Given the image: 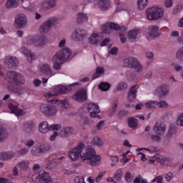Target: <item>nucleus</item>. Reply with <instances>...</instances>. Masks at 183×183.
Segmentation results:
<instances>
[{
  "mask_svg": "<svg viewBox=\"0 0 183 183\" xmlns=\"http://www.w3.org/2000/svg\"><path fill=\"white\" fill-rule=\"evenodd\" d=\"M169 92V90L168 89V86L165 84H162L160 86H158L154 94L157 95V97H159V99H162L163 97H167Z\"/></svg>",
  "mask_w": 183,
  "mask_h": 183,
  "instance_id": "nucleus-14",
  "label": "nucleus"
},
{
  "mask_svg": "<svg viewBox=\"0 0 183 183\" xmlns=\"http://www.w3.org/2000/svg\"><path fill=\"white\" fill-rule=\"evenodd\" d=\"M61 126L59 124H54L49 125V131H58V129H61Z\"/></svg>",
  "mask_w": 183,
  "mask_h": 183,
  "instance_id": "nucleus-54",
  "label": "nucleus"
},
{
  "mask_svg": "<svg viewBox=\"0 0 183 183\" xmlns=\"http://www.w3.org/2000/svg\"><path fill=\"white\" fill-rule=\"evenodd\" d=\"M14 81L18 82L19 84H25V78L22 76V74L17 73V75L14 79Z\"/></svg>",
  "mask_w": 183,
  "mask_h": 183,
  "instance_id": "nucleus-46",
  "label": "nucleus"
},
{
  "mask_svg": "<svg viewBox=\"0 0 183 183\" xmlns=\"http://www.w3.org/2000/svg\"><path fill=\"white\" fill-rule=\"evenodd\" d=\"M176 59L180 62H183V46L176 51Z\"/></svg>",
  "mask_w": 183,
  "mask_h": 183,
  "instance_id": "nucleus-42",
  "label": "nucleus"
},
{
  "mask_svg": "<svg viewBox=\"0 0 183 183\" xmlns=\"http://www.w3.org/2000/svg\"><path fill=\"white\" fill-rule=\"evenodd\" d=\"M40 148L41 149V154H44V152H46V151L51 149V145L49 144H44L40 145Z\"/></svg>",
  "mask_w": 183,
  "mask_h": 183,
  "instance_id": "nucleus-50",
  "label": "nucleus"
},
{
  "mask_svg": "<svg viewBox=\"0 0 183 183\" xmlns=\"http://www.w3.org/2000/svg\"><path fill=\"white\" fill-rule=\"evenodd\" d=\"M177 124L179 127H183V113L180 114L177 119Z\"/></svg>",
  "mask_w": 183,
  "mask_h": 183,
  "instance_id": "nucleus-57",
  "label": "nucleus"
},
{
  "mask_svg": "<svg viewBox=\"0 0 183 183\" xmlns=\"http://www.w3.org/2000/svg\"><path fill=\"white\" fill-rule=\"evenodd\" d=\"M87 34L88 32L86 30L84 29H77L73 32L72 38L74 41H84V39L88 36Z\"/></svg>",
  "mask_w": 183,
  "mask_h": 183,
  "instance_id": "nucleus-8",
  "label": "nucleus"
},
{
  "mask_svg": "<svg viewBox=\"0 0 183 183\" xmlns=\"http://www.w3.org/2000/svg\"><path fill=\"white\" fill-rule=\"evenodd\" d=\"M101 156H97L95 154L92 159H90L88 162L89 165L92 167H99L101 165Z\"/></svg>",
  "mask_w": 183,
  "mask_h": 183,
  "instance_id": "nucleus-23",
  "label": "nucleus"
},
{
  "mask_svg": "<svg viewBox=\"0 0 183 183\" xmlns=\"http://www.w3.org/2000/svg\"><path fill=\"white\" fill-rule=\"evenodd\" d=\"M39 181L42 183H52V180L51 179V177L48 172L44 170H41L39 172Z\"/></svg>",
  "mask_w": 183,
  "mask_h": 183,
  "instance_id": "nucleus-18",
  "label": "nucleus"
},
{
  "mask_svg": "<svg viewBox=\"0 0 183 183\" xmlns=\"http://www.w3.org/2000/svg\"><path fill=\"white\" fill-rule=\"evenodd\" d=\"M146 16L149 21H156L164 16V10L158 7H150L146 10Z\"/></svg>",
  "mask_w": 183,
  "mask_h": 183,
  "instance_id": "nucleus-3",
  "label": "nucleus"
},
{
  "mask_svg": "<svg viewBox=\"0 0 183 183\" xmlns=\"http://www.w3.org/2000/svg\"><path fill=\"white\" fill-rule=\"evenodd\" d=\"M156 107H158V108H168V103L165 101L156 102Z\"/></svg>",
  "mask_w": 183,
  "mask_h": 183,
  "instance_id": "nucleus-52",
  "label": "nucleus"
},
{
  "mask_svg": "<svg viewBox=\"0 0 183 183\" xmlns=\"http://www.w3.org/2000/svg\"><path fill=\"white\" fill-rule=\"evenodd\" d=\"M14 22L16 28H25L28 25V18H26L25 14H20L16 16Z\"/></svg>",
  "mask_w": 183,
  "mask_h": 183,
  "instance_id": "nucleus-9",
  "label": "nucleus"
},
{
  "mask_svg": "<svg viewBox=\"0 0 183 183\" xmlns=\"http://www.w3.org/2000/svg\"><path fill=\"white\" fill-rule=\"evenodd\" d=\"M139 34H141V30H139V29H133L129 31L128 36L130 38V39L135 41V39L138 38V35H139Z\"/></svg>",
  "mask_w": 183,
  "mask_h": 183,
  "instance_id": "nucleus-33",
  "label": "nucleus"
},
{
  "mask_svg": "<svg viewBox=\"0 0 183 183\" xmlns=\"http://www.w3.org/2000/svg\"><path fill=\"white\" fill-rule=\"evenodd\" d=\"M56 5V0H45L40 4L42 11H48L52 8H55Z\"/></svg>",
  "mask_w": 183,
  "mask_h": 183,
  "instance_id": "nucleus-15",
  "label": "nucleus"
},
{
  "mask_svg": "<svg viewBox=\"0 0 183 183\" xmlns=\"http://www.w3.org/2000/svg\"><path fill=\"white\" fill-rule=\"evenodd\" d=\"M151 139L153 142H161V137L158 134H152L151 136Z\"/></svg>",
  "mask_w": 183,
  "mask_h": 183,
  "instance_id": "nucleus-59",
  "label": "nucleus"
},
{
  "mask_svg": "<svg viewBox=\"0 0 183 183\" xmlns=\"http://www.w3.org/2000/svg\"><path fill=\"white\" fill-rule=\"evenodd\" d=\"M172 66H173L174 71H176L177 72H181V71H183L182 66H181L178 64L173 63Z\"/></svg>",
  "mask_w": 183,
  "mask_h": 183,
  "instance_id": "nucleus-62",
  "label": "nucleus"
},
{
  "mask_svg": "<svg viewBox=\"0 0 183 183\" xmlns=\"http://www.w3.org/2000/svg\"><path fill=\"white\" fill-rule=\"evenodd\" d=\"M100 41H102V37L98 35V34L94 33L89 38V42L92 45H97L98 42H99Z\"/></svg>",
  "mask_w": 183,
  "mask_h": 183,
  "instance_id": "nucleus-26",
  "label": "nucleus"
},
{
  "mask_svg": "<svg viewBox=\"0 0 183 183\" xmlns=\"http://www.w3.org/2000/svg\"><path fill=\"white\" fill-rule=\"evenodd\" d=\"M39 130L41 134H46L49 131V124L48 122H43L39 125Z\"/></svg>",
  "mask_w": 183,
  "mask_h": 183,
  "instance_id": "nucleus-30",
  "label": "nucleus"
},
{
  "mask_svg": "<svg viewBox=\"0 0 183 183\" xmlns=\"http://www.w3.org/2000/svg\"><path fill=\"white\" fill-rule=\"evenodd\" d=\"M133 177L132 175H131V172H127L125 174V179L127 181V182H132V179H133Z\"/></svg>",
  "mask_w": 183,
  "mask_h": 183,
  "instance_id": "nucleus-63",
  "label": "nucleus"
},
{
  "mask_svg": "<svg viewBox=\"0 0 183 183\" xmlns=\"http://www.w3.org/2000/svg\"><path fill=\"white\" fill-rule=\"evenodd\" d=\"M95 149H82V152L80 154V158L82 161H89L96 155Z\"/></svg>",
  "mask_w": 183,
  "mask_h": 183,
  "instance_id": "nucleus-7",
  "label": "nucleus"
},
{
  "mask_svg": "<svg viewBox=\"0 0 183 183\" xmlns=\"http://www.w3.org/2000/svg\"><path fill=\"white\" fill-rule=\"evenodd\" d=\"M122 175H123L122 170L119 169L117 171L113 178L114 179V181L116 180L119 182V181H121V179H122Z\"/></svg>",
  "mask_w": 183,
  "mask_h": 183,
  "instance_id": "nucleus-45",
  "label": "nucleus"
},
{
  "mask_svg": "<svg viewBox=\"0 0 183 183\" xmlns=\"http://www.w3.org/2000/svg\"><path fill=\"white\" fill-rule=\"evenodd\" d=\"M148 0H138L137 1V5H138V8L139 9H144L145 8V6H147Z\"/></svg>",
  "mask_w": 183,
  "mask_h": 183,
  "instance_id": "nucleus-47",
  "label": "nucleus"
},
{
  "mask_svg": "<svg viewBox=\"0 0 183 183\" xmlns=\"http://www.w3.org/2000/svg\"><path fill=\"white\" fill-rule=\"evenodd\" d=\"M56 112H57L56 107H55V106H54L52 104H50L46 115L47 117H52V116L56 115Z\"/></svg>",
  "mask_w": 183,
  "mask_h": 183,
  "instance_id": "nucleus-39",
  "label": "nucleus"
},
{
  "mask_svg": "<svg viewBox=\"0 0 183 183\" xmlns=\"http://www.w3.org/2000/svg\"><path fill=\"white\" fill-rule=\"evenodd\" d=\"M8 89L10 92H13L16 95H23V94H25L26 92L25 88L19 85L11 84L8 86Z\"/></svg>",
  "mask_w": 183,
  "mask_h": 183,
  "instance_id": "nucleus-17",
  "label": "nucleus"
},
{
  "mask_svg": "<svg viewBox=\"0 0 183 183\" xmlns=\"http://www.w3.org/2000/svg\"><path fill=\"white\" fill-rule=\"evenodd\" d=\"M105 74V69L102 66H98L96 69V72L93 74L92 79H97V78H99L100 76H102V75H104Z\"/></svg>",
  "mask_w": 183,
  "mask_h": 183,
  "instance_id": "nucleus-31",
  "label": "nucleus"
},
{
  "mask_svg": "<svg viewBox=\"0 0 183 183\" xmlns=\"http://www.w3.org/2000/svg\"><path fill=\"white\" fill-rule=\"evenodd\" d=\"M41 72L44 74V75H49V76H53V75H55V74H54L52 71V69H51V66H49L48 64H45L41 66Z\"/></svg>",
  "mask_w": 183,
  "mask_h": 183,
  "instance_id": "nucleus-25",
  "label": "nucleus"
},
{
  "mask_svg": "<svg viewBox=\"0 0 183 183\" xmlns=\"http://www.w3.org/2000/svg\"><path fill=\"white\" fill-rule=\"evenodd\" d=\"M102 29L103 31V34H111V31H112V29L114 31H119V29H121V26L114 22H109L102 25Z\"/></svg>",
  "mask_w": 183,
  "mask_h": 183,
  "instance_id": "nucleus-10",
  "label": "nucleus"
},
{
  "mask_svg": "<svg viewBox=\"0 0 183 183\" xmlns=\"http://www.w3.org/2000/svg\"><path fill=\"white\" fill-rule=\"evenodd\" d=\"M146 108H157V102H148L145 103Z\"/></svg>",
  "mask_w": 183,
  "mask_h": 183,
  "instance_id": "nucleus-55",
  "label": "nucleus"
},
{
  "mask_svg": "<svg viewBox=\"0 0 183 183\" xmlns=\"http://www.w3.org/2000/svg\"><path fill=\"white\" fill-rule=\"evenodd\" d=\"M73 132H74V127H66L61 129V130L59 133V135L61 138H68V137H70L72 135Z\"/></svg>",
  "mask_w": 183,
  "mask_h": 183,
  "instance_id": "nucleus-20",
  "label": "nucleus"
},
{
  "mask_svg": "<svg viewBox=\"0 0 183 183\" xmlns=\"http://www.w3.org/2000/svg\"><path fill=\"white\" fill-rule=\"evenodd\" d=\"M127 86L125 82L121 81L119 84H117V89L118 91H122L124 89H127Z\"/></svg>",
  "mask_w": 183,
  "mask_h": 183,
  "instance_id": "nucleus-53",
  "label": "nucleus"
},
{
  "mask_svg": "<svg viewBox=\"0 0 183 183\" xmlns=\"http://www.w3.org/2000/svg\"><path fill=\"white\" fill-rule=\"evenodd\" d=\"M137 86L134 85L131 87L128 94L127 99L132 102L137 98Z\"/></svg>",
  "mask_w": 183,
  "mask_h": 183,
  "instance_id": "nucleus-28",
  "label": "nucleus"
},
{
  "mask_svg": "<svg viewBox=\"0 0 183 183\" xmlns=\"http://www.w3.org/2000/svg\"><path fill=\"white\" fill-rule=\"evenodd\" d=\"M111 88V84L107 82H102L99 84V89L101 91H109Z\"/></svg>",
  "mask_w": 183,
  "mask_h": 183,
  "instance_id": "nucleus-43",
  "label": "nucleus"
},
{
  "mask_svg": "<svg viewBox=\"0 0 183 183\" xmlns=\"http://www.w3.org/2000/svg\"><path fill=\"white\" fill-rule=\"evenodd\" d=\"M17 168H20L23 172H26V171H28V168H29V162H19L17 164Z\"/></svg>",
  "mask_w": 183,
  "mask_h": 183,
  "instance_id": "nucleus-35",
  "label": "nucleus"
},
{
  "mask_svg": "<svg viewBox=\"0 0 183 183\" xmlns=\"http://www.w3.org/2000/svg\"><path fill=\"white\" fill-rule=\"evenodd\" d=\"M84 147L85 144L84 143L79 144L76 147L69 152V158H70L71 161H76V159L81 157V152H82V149H84Z\"/></svg>",
  "mask_w": 183,
  "mask_h": 183,
  "instance_id": "nucleus-5",
  "label": "nucleus"
},
{
  "mask_svg": "<svg viewBox=\"0 0 183 183\" xmlns=\"http://www.w3.org/2000/svg\"><path fill=\"white\" fill-rule=\"evenodd\" d=\"M16 75H18V72L16 71H10L7 72V77L9 78V79H12L13 81H15Z\"/></svg>",
  "mask_w": 183,
  "mask_h": 183,
  "instance_id": "nucleus-49",
  "label": "nucleus"
},
{
  "mask_svg": "<svg viewBox=\"0 0 183 183\" xmlns=\"http://www.w3.org/2000/svg\"><path fill=\"white\" fill-rule=\"evenodd\" d=\"M29 152V149L23 148L19 149L17 152L19 155H25L26 154H28Z\"/></svg>",
  "mask_w": 183,
  "mask_h": 183,
  "instance_id": "nucleus-64",
  "label": "nucleus"
},
{
  "mask_svg": "<svg viewBox=\"0 0 183 183\" xmlns=\"http://www.w3.org/2000/svg\"><path fill=\"white\" fill-rule=\"evenodd\" d=\"M60 107L61 109H68L69 108V103L67 99L60 100Z\"/></svg>",
  "mask_w": 183,
  "mask_h": 183,
  "instance_id": "nucleus-48",
  "label": "nucleus"
},
{
  "mask_svg": "<svg viewBox=\"0 0 183 183\" xmlns=\"http://www.w3.org/2000/svg\"><path fill=\"white\" fill-rule=\"evenodd\" d=\"M152 182H157V183H163L164 182V177L161 175L156 177Z\"/></svg>",
  "mask_w": 183,
  "mask_h": 183,
  "instance_id": "nucleus-60",
  "label": "nucleus"
},
{
  "mask_svg": "<svg viewBox=\"0 0 183 183\" xmlns=\"http://www.w3.org/2000/svg\"><path fill=\"white\" fill-rule=\"evenodd\" d=\"M182 11V5H177L173 9L172 14L174 15H177V14H179V12H181Z\"/></svg>",
  "mask_w": 183,
  "mask_h": 183,
  "instance_id": "nucleus-56",
  "label": "nucleus"
},
{
  "mask_svg": "<svg viewBox=\"0 0 183 183\" xmlns=\"http://www.w3.org/2000/svg\"><path fill=\"white\" fill-rule=\"evenodd\" d=\"M20 51L26 56L27 61L30 64L35 59V54L31 50L26 49V47H21Z\"/></svg>",
  "mask_w": 183,
  "mask_h": 183,
  "instance_id": "nucleus-19",
  "label": "nucleus"
},
{
  "mask_svg": "<svg viewBox=\"0 0 183 183\" xmlns=\"http://www.w3.org/2000/svg\"><path fill=\"white\" fill-rule=\"evenodd\" d=\"M148 35L150 38L159 36V27L158 26L152 25L148 28Z\"/></svg>",
  "mask_w": 183,
  "mask_h": 183,
  "instance_id": "nucleus-22",
  "label": "nucleus"
},
{
  "mask_svg": "<svg viewBox=\"0 0 183 183\" xmlns=\"http://www.w3.org/2000/svg\"><path fill=\"white\" fill-rule=\"evenodd\" d=\"M5 64L9 69H14L18 66V59L14 56H8L6 57Z\"/></svg>",
  "mask_w": 183,
  "mask_h": 183,
  "instance_id": "nucleus-16",
  "label": "nucleus"
},
{
  "mask_svg": "<svg viewBox=\"0 0 183 183\" xmlns=\"http://www.w3.org/2000/svg\"><path fill=\"white\" fill-rule=\"evenodd\" d=\"M51 104H41L40 105V111L42 112V114H44V115H46L48 113V110L49 109V107Z\"/></svg>",
  "mask_w": 183,
  "mask_h": 183,
  "instance_id": "nucleus-44",
  "label": "nucleus"
},
{
  "mask_svg": "<svg viewBox=\"0 0 183 183\" xmlns=\"http://www.w3.org/2000/svg\"><path fill=\"white\" fill-rule=\"evenodd\" d=\"M128 125L129 128H132V129H137L138 128V119L130 117L128 119Z\"/></svg>",
  "mask_w": 183,
  "mask_h": 183,
  "instance_id": "nucleus-34",
  "label": "nucleus"
},
{
  "mask_svg": "<svg viewBox=\"0 0 183 183\" xmlns=\"http://www.w3.org/2000/svg\"><path fill=\"white\" fill-rule=\"evenodd\" d=\"M9 109H11L13 114H15L16 117H19V115L22 114V109H18V107L16 105H14V104L10 103L9 104Z\"/></svg>",
  "mask_w": 183,
  "mask_h": 183,
  "instance_id": "nucleus-32",
  "label": "nucleus"
},
{
  "mask_svg": "<svg viewBox=\"0 0 183 183\" xmlns=\"http://www.w3.org/2000/svg\"><path fill=\"white\" fill-rule=\"evenodd\" d=\"M72 51L68 48L61 49L53 56L51 61L53 63V68L56 71H61L62 64L65 61H68L69 58H71Z\"/></svg>",
  "mask_w": 183,
  "mask_h": 183,
  "instance_id": "nucleus-1",
  "label": "nucleus"
},
{
  "mask_svg": "<svg viewBox=\"0 0 183 183\" xmlns=\"http://www.w3.org/2000/svg\"><path fill=\"white\" fill-rule=\"evenodd\" d=\"M56 167V162H49L46 166L47 169H54Z\"/></svg>",
  "mask_w": 183,
  "mask_h": 183,
  "instance_id": "nucleus-61",
  "label": "nucleus"
},
{
  "mask_svg": "<svg viewBox=\"0 0 183 183\" xmlns=\"http://www.w3.org/2000/svg\"><path fill=\"white\" fill-rule=\"evenodd\" d=\"M76 22L81 24L88 22V16L85 13H78L76 14Z\"/></svg>",
  "mask_w": 183,
  "mask_h": 183,
  "instance_id": "nucleus-29",
  "label": "nucleus"
},
{
  "mask_svg": "<svg viewBox=\"0 0 183 183\" xmlns=\"http://www.w3.org/2000/svg\"><path fill=\"white\" fill-rule=\"evenodd\" d=\"M92 144L93 145H96L97 147H102L104 142L99 138V137H95L92 140Z\"/></svg>",
  "mask_w": 183,
  "mask_h": 183,
  "instance_id": "nucleus-41",
  "label": "nucleus"
},
{
  "mask_svg": "<svg viewBox=\"0 0 183 183\" xmlns=\"http://www.w3.org/2000/svg\"><path fill=\"white\" fill-rule=\"evenodd\" d=\"M177 132V129L175 128L174 125H170L168 133H167V137H172L174 134Z\"/></svg>",
  "mask_w": 183,
  "mask_h": 183,
  "instance_id": "nucleus-51",
  "label": "nucleus"
},
{
  "mask_svg": "<svg viewBox=\"0 0 183 183\" xmlns=\"http://www.w3.org/2000/svg\"><path fill=\"white\" fill-rule=\"evenodd\" d=\"M21 0H8L6 3V8H16L19 5Z\"/></svg>",
  "mask_w": 183,
  "mask_h": 183,
  "instance_id": "nucleus-37",
  "label": "nucleus"
},
{
  "mask_svg": "<svg viewBox=\"0 0 183 183\" xmlns=\"http://www.w3.org/2000/svg\"><path fill=\"white\" fill-rule=\"evenodd\" d=\"M14 157H15V152H0V159H1V161L12 159Z\"/></svg>",
  "mask_w": 183,
  "mask_h": 183,
  "instance_id": "nucleus-27",
  "label": "nucleus"
},
{
  "mask_svg": "<svg viewBox=\"0 0 183 183\" xmlns=\"http://www.w3.org/2000/svg\"><path fill=\"white\" fill-rule=\"evenodd\" d=\"M55 24V19H49L40 26V32L41 34H48L51 31L52 26Z\"/></svg>",
  "mask_w": 183,
  "mask_h": 183,
  "instance_id": "nucleus-11",
  "label": "nucleus"
},
{
  "mask_svg": "<svg viewBox=\"0 0 183 183\" xmlns=\"http://www.w3.org/2000/svg\"><path fill=\"white\" fill-rule=\"evenodd\" d=\"M88 112L90 114V117L92 118H99V119H101V116L98 115L99 114V107H98L97 104H95L94 103H89L88 104Z\"/></svg>",
  "mask_w": 183,
  "mask_h": 183,
  "instance_id": "nucleus-13",
  "label": "nucleus"
},
{
  "mask_svg": "<svg viewBox=\"0 0 183 183\" xmlns=\"http://www.w3.org/2000/svg\"><path fill=\"white\" fill-rule=\"evenodd\" d=\"M31 152L32 154V155H34V157H39V155H41V154H42V151L41 149V146H34L31 148Z\"/></svg>",
  "mask_w": 183,
  "mask_h": 183,
  "instance_id": "nucleus-38",
  "label": "nucleus"
},
{
  "mask_svg": "<svg viewBox=\"0 0 183 183\" xmlns=\"http://www.w3.org/2000/svg\"><path fill=\"white\" fill-rule=\"evenodd\" d=\"M88 98L86 94V89H80L73 96V99L76 101V102H85Z\"/></svg>",
  "mask_w": 183,
  "mask_h": 183,
  "instance_id": "nucleus-12",
  "label": "nucleus"
},
{
  "mask_svg": "<svg viewBox=\"0 0 183 183\" xmlns=\"http://www.w3.org/2000/svg\"><path fill=\"white\" fill-rule=\"evenodd\" d=\"M123 65L125 68H133L134 69H137V72H141V71H142V64H141L138 59L134 56L124 59Z\"/></svg>",
  "mask_w": 183,
  "mask_h": 183,
  "instance_id": "nucleus-4",
  "label": "nucleus"
},
{
  "mask_svg": "<svg viewBox=\"0 0 183 183\" xmlns=\"http://www.w3.org/2000/svg\"><path fill=\"white\" fill-rule=\"evenodd\" d=\"M128 114L129 112L127 110H120L117 112V117H119V118H123V117H127Z\"/></svg>",
  "mask_w": 183,
  "mask_h": 183,
  "instance_id": "nucleus-58",
  "label": "nucleus"
},
{
  "mask_svg": "<svg viewBox=\"0 0 183 183\" xmlns=\"http://www.w3.org/2000/svg\"><path fill=\"white\" fill-rule=\"evenodd\" d=\"M93 4L95 6H97L100 11H108V9H111V6H112L111 0H93Z\"/></svg>",
  "mask_w": 183,
  "mask_h": 183,
  "instance_id": "nucleus-6",
  "label": "nucleus"
},
{
  "mask_svg": "<svg viewBox=\"0 0 183 183\" xmlns=\"http://www.w3.org/2000/svg\"><path fill=\"white\" fill-rule=\"evenodd\" d=\"M9 137V132L6 128L0 126V142H5Z\"/></svg>",
  "mask_w": 183,
  "mask_h": 183,
  "instance_id": "nucleus-24",
  "label": "nucleus"
},
{
  "mask_svg": "<svg viewBox=\"0 0 183 183\" xmlns=\"http://www.w3.org/2000/svg\"><path fill=\"white\" fill-rule=\"evenodd\" d=\"M36 45L42 46L46 44V37L45 36H37L36 39Z\"/></svg>",
  "mask_w": 183,
  "mask_h": 183,
  "instance_id": "nucleus-36",
  "label": "nucleus"
},
{
  "mask_svg": "<svg viewBox=\"0 0 183 183\" xmlns=\"http://www.w3.org/2000/svg\"><path fill=\"white\" fill-rule=\"evenodd\" d=\"M34 124L33 123H26L24 124V131L27 134H32L34 132Z\"/></svg>",
  "mask_w": 183,
  "mask_h": 183,
  "instance_id": "nucleus-40",
  "label": "nucleus"
},
{
  "mask_svg": "<svg viewBox=\"0 0 183 183\" xmlns=\"http://www.w3.org/2000/svg\"><path fill=\"white\" fill-rule=\"evenodd\" d=\"M165 129H167L165 126L160 122H156L153 127V131L157 135H164L165 134Z\"/></svg>",
  "mask_w": 183,
  "mask_h": 183,
  "instance_id": "nucleus-21",
  "label": "nucleus"
},
{
  "mask_svg": "<svg viewBox=\"0 0 183 183\" xmlns=\"http://www.w3.org/2000/svg\"><path fill=\"white\" fill-rule=\"evenodd\" d=\"M74 85H79V82H76L66 86L62 85L56 86L52 89L54 94L47 92L44 94V96L46 98H54V97L59 94H68V92H71L72 91V86H74Z\"/></svg>",
  "mask_w": 183,
  "mask_h": 183,
  "instance_id": "nucleus-2",
  "label": "nucleus"
}]
</instances>
